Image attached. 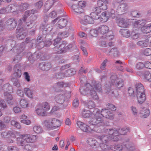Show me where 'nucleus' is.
<instances>
[{"label":"nucleus","instance_id":"obj_1","mask_svg":"<svg viewBox=\"0 0 151 151\" xmlns=\"http://www.w3.org/2000/svg\"><path fill=\"white\" fill-rule=\"evenodd\" d=\"M101 83H97L95 81H93L91 84L86 83L85 85L80 87V91L81 94L85 96L89 93L93 99L97 100L98 99V96L95 91V89L97 91H101Z\"/></svg>","mask_w":151,"mask_h":151},{"label":"nucleus","instance_id":"obj_2","mask_svg":"<svg viewBox=\"0 0 151 151\" xmlns=\"http://www.w3.org/2000/svg\"><path fill=\"white\" fill-rule=\"evenodd\" d=\"M89 124L94 125V128L91 129V130L96 131L97 132L101 133V131L99 129H96L97 127H100L105 125V123L103 118L101 116H94L88 122Z\"/></svg>","mask_w":151,"mask_h":151},{"label":"nucleus","instance_id":"obj_3","mask_svg":"<svg viewBox=\"0 0 151 151\" xmlns=\"http://www.w3.org/2000/svg\"><path fill=\"white\" fill-rule=\"evenodd\" d=\"M61 39L60 38L57 37L54 40L53 45L56 46L53 48L54 51H56L55 53L60 54L65 51V46L66 45L65 41L61 42Z\"/></svg>","mask_w":151,"mask_h":151},{"label":"nucleus","instance_id":"obj_4","mask_svg":"<svg viewBox=\"0 0 151 151\" xmlns=\"http://www.w3.org/2000/svg\"><path fill=\"white\" fill-rule=\"evenodd\" d=\"M117 4H112L111 6V9L109 11H106L101 14V18L102 22H106L109 17L114 18L117 14V12L114 11V9L116 7Z\"/></svg>","mask_w":151,"mask_h":151},{"label":"nucleus","instance_id":"obj_5","mask_svg":"<svg viewBox=\"0 0 151 151\" xmlns=\"http://www.w3.org/2000/svg\"><path fill=\"white\" fill-rule=\"evenodd\" d=\"M44 124V125L49 129H55L61 126L60 121L55 118L45 120Z\"/></svg>","mask_w":151,"mask_h":151},{"label":"nucleus","instance_id":"obj_6","mask_svg":"<svg viewBox=\"0 0 151 151\" xmlns=\"http://www.w3.org/2000/svg\"><path fill=\"white\" fill-rule=\"evenodd\" d=\"M86 4V2L84 1H78L77 4H73L71 6L72 11L73 13L77 14L84 13Z\"/></svg>","mask_w":151,"mask_h":151},{"label":"nucleus","instance_id":"obj_7","mask_svg":"<svg viewBox=\"0 0 151 151\" xmlns=\"http://www.w3.org/2000/svg\"><path fill=\"white\" fill-rule=\"evenodd\" d=\"M104 132L106 134L108 135V136L111 138L114 141H117L118 140V133L117 129L114 128H111L110 129H104Z\"/></svg>","mask_w":151,"mask_h":151},{"label":"nucleus","instance_id":"obj_8","mask_svg":"<svg viewBox=\"0 0 151 151\" xmlns=\"http://www.w3.org/2000/svg\"><path fill=\"white\" fill-rule=\"evenodd\" d=\"M20 46H21V47L19 49H16L14 47L13 49L14 52L17 53V54L14 56L13 59V61L16 63H18L20 61L21 59V55L20 53L23 51L24 49L23 43H22Z\"/></svg>","mask_w":151,"mask_h":151},{"label":"nucleus","instance_id":"obj_9","mask_svg":"<svg viewBox=\"0 0 151 151\" xmlns=\"http://www.w3.org/2000/svg\"><path fill=\"white\" fill-rule=\"evenodd\" d=\"M17 132L13 131L2 132L1 133V136L2 138H6L11 137L12 138H16Z\"/></svg>","mask_w":151,"mask_h":151},{"label":"nucleus","instance_id":"obj_10","mask_svg":"<svg viewBox=\"0 0 151 151\" xmlns=\"http://www.w3.org/2000/svg\"><path fill=\"white\" fill-rule=\"evenodd\" d=\"M129 19L125 18H120L117 20L118 26L122 27H128Z\"/></svg>","mask_w":151,"mask_h":151},{"label":"nucleus","instance_id":"obj_11","mask_svg":"<svg viewBox=\"0 0 151 151\" xmlns=\"http://www.w3.org/2000/svg\"><path fill=\"white\" fill-rule=\"evenodd\" d=\"M128 9V6L127 4H122L119 6L116 12H117V14L122 15L125 13Z\"/></svg>","mask_w":151,"mask_h":151},{"label":"nucleus","instance_id":"obj_12","mask_svg":"<svg viewBox=\"0 0 151 151\" xmlns=\"http://www.w3.org/2000/svg\"><path fill=\"white\" fill-rule=\"evenodd\" d=\"M130 142H125L122 143V145H118L114 146V151H122L123 149V145L128 149H130L131 146L130 145Z\"/></svg>","mask_w":151,"mask_h":151},{"label":"nucleus","instance_id":"obj_13","mask_svg":"<svg viewBox=\"0 0 151 151\" xmlns=\"http://www.w3.org/2000/svg\"><path fill=\"white\" fill-rule=\"evenodd\" d=\"M21 138L27 142H33L37 138L36 136L31 134H23Z\"/></svg>","mask_w":151,"mask_h":151},{"label":"nucleus","instance_id":"obj_14","mask_svg":"<svg viewBox=\"0 0 151 151\" xmlns=\"http://www.w3.org/2000/svg\"><path fill=\"white\" fill-rule=\"evenodd\" d=\"M79 21L81 23L84 25L93 24L94 23V21L88 15H86L83 18H80Z\"/></svg>","mask_w":151,"mask_h":151},{"label":"nucleus","instance_id":"obj_15","mask_svg":"<svg viewBox=\"0 0 151 151\" xmlns=\"http://www.w3.org/2000/svg\"><path fill=\"white\" fill-rule=\"evenodd\" d=\"M5 24L10 29H14L16 27L17 23L14 19L10 18L6 21Z\"/></svg>","mask_w":151,"mask_h":151},{"label":"nucleus","instance_id":"obj_16","mask_svg":"<svg viewBox=\"0 0 151 151\" xmlns=\"http://www.w3.org/2000/svg\"><path fill=\"white\" fill-rule=\"evenodd\" d=\"M105 117L106 118L111 119L113 117V114L111 111L108 109H103L101 111L100 116Z\"/></svg>","mask_w":151,"mask_h":151},{"label":"nucleus","instance_id":"obj_17","mask_svg":"<svg viewBox=\"0 0 151 151\" xmlns=\"http://www.w3.org/2000/svg\"><path fill=\"white\" fill-rule=\"evenodd\" d=\"M21 65L19 64H17L14 65L13 70L14 72V75L16 78H20L22 75L20 68Z\"/></svg>","mask_w":151,"mask_h":151},{"label":"nucleus","instance_id":"obj_18","mask_svg":"<svg viewBox=\"0 0 151 151\" xmlns=\"http://www.w3.org/2000/svg\"><path fill=\"white\" fill-rule=\"evenodd\" d=\"M52 67L50 63L47 62H42L40 63L39 68L44 71H47Z\"/></svg>","mask_w":151,"mask_h":151},{"label":"nucleus","instance_id":"obj_19","mask_svg":"<svg viewBox=\"0 0 151 151\" xmlns=\"http://www.w3.org/2000/svg\"><path fill=\"white\" fill-rule=\"evenodd\" d=\"M136 96L137 102L140 104L143 103L146 100V94L145 92L137 93Z\"/></svg>","mask_w":151,"mask_h":151},{"label":"nucleus","instance_id":"obj_20","mask_svg":"<svg viewBox=\"0 0 151 151\" xmlns=\"http://www.w3.org/2000/svg\"><path fill=\"white\" fill-rule=\"evenodd\" d=\"M77 124L78 127L83 131L86 132L89 131V126L83 122L80 121H78L77 122Z\"/></svg>","mask_w":151,"mask_h":151},{"label":"nucleus","instance_id":"obj_21","mask_svg":"<svg viewBox=\"0 0 151 151\" xmlns=\"http://www.w3.org/2000/svg\"><path fill=\"white\" fill-rule=\"evenodd\" d=\"M54 100L58 104H62L65 100V96L62 94H57L54 97Z\"/></svg>","mask_w":151,"mask_h":151},{"label":"nucleus","instance_id":"obj_22","mask_svg":"<svg viewBox=\"0 0 151 151\" xmlns=\"http://www.w3.org/2000/svg\"><path fill=\"white\" fill-rule=\"evenodd\" d=\"M96 138L101 141V143H107L110 140H112V138L106 135L97 136Z\"/></svg>","mask_w":151,"mask_h":151},{"label":"nucleus","instance_id":"obj_23","mask_svg":"<svg viewBox=\"0 0 151 151\" xmlns=\"http://www.w3.org/2000/svg\"><path fill=\"white\" fill-rule=\"evenodd\" d=\"M67 22V20L65 18H62L58 20L56 26L59 29L62 28L66 25Z\"/></svg>","mask_w":151,"mask_h":151},{"label":"nucleus","instance_id":"obj_24","mask_svg":"<svg viewBox=\"0 0 151 151\" xmlns=\"http://www.w3.org/2000/svg\"><path fill=\"white\" fill-rule=\"evenodd\" d=\"M151 40V37H150L145 40L139 41L137 42V45L141 47H147L149 44L150 40Z\"/></svg>","mask_w":151,"mask_h":151},{"label":"nucleus","instance_id":"obj_25","mask_svg":"<svg viewBox=\"0 0 151 151\" xmlns=\"http://www.w3.org/2000/svg\"><path fill=\"white\" fill-rule=\"evenodd\" d=\"M111 85L109 86L106 84L104 88V92L106 93L107 94L112 96L116 97V96L114 94V91L111 90Z\"/></svg>","mask_w":151,"mask_h":151},{"label":"nucleus","instance_id":"obj_26","mask_svg":"<svg viewBox=\"0 0 151 151\" xmlns=\"http://www.w3.org/2000/svg\"><path fill=\"white\" fill-rule=\"evenodd\" d=\"M37 11L35 9H32L30 10H27L25 12L24 14L23 15L22 20L23 22H25L26 20L31 14L37 13Z\"/></svg>","mask_w":151,"mask_h":151},{"label":"nucleus","instance_id":"obj_27","mask_svg":"<svg viewBox=\"0 0 151 151\" xmlns=\"http://www.w3.org/2000/svg\"><path fill=\"white\" fill-rule=\"evenodd\" d=\"M107 0H99L97 1V4L98 6L100 7L101 9L106 10L107 9Z\"/></svg>","mask_w":151,"mask_h":151},{"label":"nucleus","instance_id":"obj_28","mask_svg":"<svg viewBox=\"0 0 151 151\" xmlns=\"http://www.w3.org/2000/svg\"><path fill=\"white\" fill-rule=\"evenodd\" d=\"M97 29L99 33L101 35H105L109 31L108 27L106 25H105L101 26Z\"/></svg>","mask_w":151,"mask_h":151},{"label":"nucleus","instance_id":"obj_29","mask_svg":"<svg viewBox=\"0 0 151 151\" xmlns=\"http://www.w3.org/2000/svg\"><path fill=\"white\" fill-rule=\"evenodd\" d=\"M11 93H8L7 92H5L4 93V95L8 104L12 105L13 104V101L12 96V95L10 94Z\"/></svg>","mask_w":151,"mask_h":151},{"label":"nucleus","instance_id":"obj_30","mask_svg":"<svg viewBox=\"0 0 151 151\" xmlns=\"http://www.w3.org/2000/svg\"><path fill=\"white\" fill-rule=\"evenodd\" d=\"M150 113V111L149 109H143L140 111V116L143 118H146L149 116Z\"/></svg>","mask_w":151,"mask_h":151},{"label":"nucleus","instance_id":"obj_31","mask_svg":"<svg viewBox=\"0 0 151 151\" xmlns=\"http://www.w3.org/2000/svg\"><path fill=\"white\" fill-rule=\"evenodd\" d=\"M55 1V0H48L47 1L44 5L45 11L46 12L48 11Z\"/></svg>","mask_w":151,"mask_h":151},{"label":"nucleus","instance_id":"obj_32","mask_svg":"<svg viewBox=\"0 0 151 151\" xmlns=\"http://www.w3.org/2000/svg\"><path fill=\"white\" fill-rule=\"evenodd\" d=\"M145 23L146 22L145 20H139L134 22V26L135 27L139 28H140L144 26Z\"/></svg>","mask_w":151,"mask_h":151},{"label":"nucleus","instance_id":"obj_33","mask_svg":"<svg viewBox=\"0 0 151 151\" xmlns=\"http://www.w3.org/2000/svg\"><path fill=\"white\" fill-rule=\"evenodd\" d=\"M136 89V93H142L145 92V89L144 87L141 83H137L135 85Z\"/></svg>","mask_w":151,"mask_h":151},{"label":"nucleus","instance_id":"obj_34","mask_svg":"<svg viewBox=\"0 0 151 151\" xmlns=\"http://www.w3.org/2000/svg\"><path fill=\"white\" fill-rule=\"evenodd\" d=\"M124 80L122 78H118L113 85H114L118 89H120L124 86Z\"/></svg>","mask_w":151,"mask_h":151},{"label":"nucleus","instance_id":"obj_35","mask_svg":"<svg viewBox=\"0 0 151 151\" xmlns=\"http://www.w3.org/2000/svg\"><path fill=\"white\" fill-rule=\"evenodd\" d=\"M120 34L123 37L128 38L131 35L130 31L127 29H121L119 31Z\"/></svg>","mask_w":151,"mask_h":151},{"label":"nucleus","instance_id":"obj_36","mask_svg":"<svg viewBox=\"0 0 151 151\" xmlns=\"http://www.w3.org/2000/svg\"><path fill=\"white\" fill-rule=\"evenodd\" d=\"M38 107L36 109V113L38 115L42 116H45L47 111L39 106H38Z\"/></svg>","mask_w":151,"mask_h":151},{"label":"nucleus","instance_id":"obj_37","mask_svg":"<svg viewBox=\"0 0 151 151\" xmlns=\"http://www.w3.org/2000/svg\"><path fill=\"white\" fill-rule=\"evenodd\" d=\"M23 91L27 96L30 98H32L33 96V91L29 88H25L23 90Z\"/></svg>","mask_w":151,"mask_h":151},{"label":"nucleus","instance_id":"obj_38","mask_svg":"<svg viewBox=\"0 0 151 151\" xmlns=\"http://www.w3.org/2000/svg\"><path fill=\"white\" fill-rule=\"evenodd\" d=\"M141 30L143 33H150L151 31V24H149L146 26L141 27Z\"/></svg>","mask_w":151,"mask_h":151},{"label":"nucleus","instance_id":"obj_39","mask_svg":"<svg viewBox=\"0 0 151 151\" xmlns=\"http://www.w3.org/2000/svg\"><path fill=\"white\" fill-rule=\"evenodd\" d=\"M19 104L22 108L26 109L29 107V103L26 100L24 99H21L20 100Z\"/></svg>","mask_w":151,"mask_h":151},{"label":"nucleus","instance_id":"obj_40","mask_svg":"<svg viewBox=\"0 0 151 151\" xmlns=\"http://www.w3.org/2000/svg\"><path fill=\"white\" fill-rule=\"evenodd\" d=\"M38 106L47 111H48L50 109V104L47 102H44Z\"/></svg>","mask_w":151,"mask_h":151},{"label":"nucleus","instance_id":"obj_41","mask_svg":"<svg viewBox=\"0 0 151 151\" xmlns=\"http://www.w3.org/2000/svg\"><path fill=\"white\" fill-rule=\"evenodd\" d=\"M130 111L132 115L134 116H137L138 114V109L135 106H132L130 107Z\"/></svg>","mask_w":151,"mask_h":151},{"label":"nucleus","instance_id":"obj_42","mask_svg":"<svg viewBox=\"0 0 151 151\" xmlns=\"http://www.w3.org/2000/svg\"><path fill=\"white\" fill-rule=\"evenodd\" d=\"M3 89L5 91V92H7L8 93H12V88L9 84H6L4 85Z\"/></svg>","mask_w":151,"mask_h":151},{"label":"nucleus","instance_id":"obj_43","mask_svg":"<svg viewBox=\"0 0 151 151\" xmlns=\"http://www.w3.org/2000/svg\"><path fill=\"white\" fill-rule=\"evenodd\" d=\"M64 72L66 77L71 76L75 74L76 71L73 69H68Z\"/></svg>","mask_w":151,"mask_h":151},{"label":"nucleus","instance_id":"obj_44","mask_svg":"<svg viewBox=\"0 0 151 151\" xmlns=\"http://www.w3.org/2000/svg\"><path fill=\"white\" fill-rule=\"evenodd\" d=\"M88 144L92 147H96L98 145V143L96 140L93 139H90L88 140Z\"/></svg>","mask_w":151,"mask_h":151},{"label":"nucleus","instance_id":"obj_45","mask_svg":"<svg viewBox=\"0 0 151 151\" xmlns=\"http://www.w3.org/2000/svg\"><path fill=\"white\" fill-rule=\"evenodd\" d=\"M29 6V4L26 3H22L19 6V9L21 11H23L26 10Z\"/></svg>","mask_w":151,"mask_h":151},{"label":"nucleus","instance_id":"obj_46","mask_svg":"<svg viewBox=\"0 0 151 151\" xmlns=\"http://www.w3.org/2000/svg\"><path fill=\"white\" fill-rule=\"evenodd\" d=\"M85 104L89 109H92L95 107V104L93 101L89 100L86 102H85Z\"/></svg>","mask_w":151,"mask_h":151},{"label":"nucleus","instance_id":"obj_47","mask_svg":"<svg viewBox=\"0 0 151 151\" xmlns=\"http://www.w3.org/2000/svg\"><path fill=\"white\" fill-rule=\"evenodd\" d=\"M128 131V129L126 128H119L117 129L118 136L119 135H124L126 134Z\"/></svg>","mask_w":151,"mask_h":151},{"label":"nucleus","instance_id":"obj_48","mask_svg":"<svg viewBox=\"0 0 151 151\" xmlns=\"http://www.w3.org/2000/svg\"><path fill=\"white\" fill-rule=\"evenodd\" d=\"M92 114L90 111L84 109L82 112V116L84 118H88Z\"/></svg>","mask_w":151,"mask_h":151},{"label":"nucleus","instance_id":"obj_49","mask_svg":"<svg viewBox=\"0 0 151 151\" xmlns=\"http://www.w3.org/2000/svg\"><path fill=\"white\" fill-rule=\"evenodd\" d=\"M109 53H111L113 55V56L114 57H117L119 55V52L118 50L116 48H112L111 50H110Z\"/></svg>","mask_w":151,"mask_h":151},{"label":"nucleus","instance_id":"obj_50","mask_svg":"<svg viewBox=\"0 0 151 151\" xmlns=\"http://www.w3.org/2000/svg\"><path fill=\"white\" fill-rule=\"evenodd\" d=\"M33 130L34 132L37 134L42 133L43 131L42 127L40 125H35L34 126Z\"/></svg>","mask_w":151,"mask_h":151},{"label":"nucleus","instance_id":"obj_51","mask_svg":"<svg viewBox=\"0 0 151 151\" xmlns=\"http://www.w3.org/2000/svg\"><path fill=\"white\" fill-rule=\"evenodd\" d=\"M27 32H25L17 35L16 37L18 40H22L27 36Z\"/></svg>","mask_w":151,"mask_h":151},{"label":"nucleus","instance_id":"obj_52","mask_svg":"<svg viewBox=\"0 0 151 151\" xmlns=\"http://www.w3.org/2000/svg\"><path fill=\"white\" fill-rule=\"evenodd\" d=\"M143 76L145 80L149 81L151 78V73L148 71H146L144 73Z\"/></svg>","mask_w":151,"mask_h":151},{"label":"nucleus","instance_id":"obj_53","mask_svg":"<svg viewBox=\"0 0 151 151\" xmlns=\"http://www.w3.org/2000/svg\"><path fill=\"white\" fill-rule=\"evenodd\" d=\"M19 28L18 29H16V33H22L25 32H27V28L25 26H22L20 27H19Z\"/></svg>","mask_w":151,"mask_h":151},{"label":"nucleus","instance_id":"obj_54","mask_svg":"<svg viewBox=\"0 0 151 151\" xmlns=\"http://www.w3.org/2000/svg\"><path fill=\"white\" fill-rule=\"evenodd\" d=\"M130 36L132 39L135 40L139 38L140 34L138 33L133 32L131 33Z\"/></svg>","mask_w":151,"mask_h":151},{"label":"nucleus","instance_id":"obj_55","mask_svg":"<svg viewBox=\"0 0 151 151\" xmlns=\"http://www.w3.org/2000/svg\"><path fill=\"white\" fill-rule=\"evenodd\" d=\"M11 124L12 125H13L17 129H20L21 128L20 123L14 120H12L11 121Z\"/></svg>","mask_w":151,"mask_h":151},{"label":"nucleus","instance_id":"obj_56","mask_svg":"<svg viewBox=\"0 0 151 151\" xmlns=\"http://www.w3.org/2000/svg\"><path fill=\"white\" fill-rule=\"evenodd\" d=\"M69 85V84L63 81L59 82L57 83V86L58 87H67Z\"/></svg>","mask_w":151,"mask_h":151},{"label":"nucleus","instance_id":"obj_57","mask_svg":"<svg viewBox=\"0 0 151 151\" xmlns=\"http://www.w3.org/2000/svg\"><path fill=\"white\" fill-rule=\"evenodd\" d=\"M17 144L19 146H22L25 145L26 142L23 139L21 138H17Z\"/></svg>","mask_w":151,"mask_h":151},{"label":"nucleus","instance_id":"obj_58","mask_svg":"<svg viewBox=\"0 0 151 151\" xmlns=\"http://www.w3.org/2000/svg\"><path fill=\"white\" fill-rule=\"evenodd\" d=\"M68 36V34L67 32H60L58 33V37L61 38H65Z\"/></svg>","mask_w":151,"mask_h":151},{"label":"nucleus","instance_id":"obj_59","mask_svg":"<svg viewBox=\"0 0 151 151\" xmlns=\"http://www.w3.org/2000/svg\"><path fill=\"white\" fill-rule=\"evenodd\" d=\"M35 6L36 9H39L43 6V2L42 1H38L35 4Z\"/></svg>","mask_w":151,"mask_h":151},{"label":"nucleus","instance_id":"obj_60","mask_svg":"<svg viewBox=\"0 0 151 151\" xmlns=\"http://www.w3.org/2000/svg\"><path fill=\"white\" fill-rule=\"evenodd\" d=\"M90 34L92 36L96 37L97 36L99 33L98 31V29H92L90 31Z\"/></svg>","mask_w":151,"mask_h":151},{"label":"nucleus","instance_id":"obj_61","mask_svg":"<svg viewBox=\"0 0 151 151\" xmlns=\"http://www.w3.org/2000/svg\"><path fill=\"white\" fill-rule=\"evenodd\" d=\"M90 17L94 21V20H96L99 19V15L96 14V13L92 12L90 14Z\"/></svg>","mask_w":151,"mask_h":151},{"label":"nucleus","instance_id":"obj_62","mask_svg":"<svg viewBox=\"0 0 151 151\" xmlns=\"http://www.w3.org/2000/svg\"><path fill=\"white\" fill-rule=\"evenodd\" d=\"M106 143H101L100 144V147L104 151H107L109 149V147H108L107 145H106Z\"/></svg>","mask_w":151,"mask_h":151},{"label":"nucleus","instance_id":"obj_63","mask_svg":"<svg viewBox=\"0 0 151 151\" xmlns=\"http://www.w3.org/2000/svg\"><path fill=\"white\" fill-rule=\"evenodd\" d=\"M66 77L65 75L63 72H61L55 75V77L57 78H63Z\"/></svg>","mask_w":151,"mask_h":151},{"label":"nucleus","instance_id":"obj_64","mask_svg":"<svg viewBox=\"0 0 151 151\" xmlns=\"http://www.w3.org/2000/svg\"><path fill=\"white\" fill-rule=\"evenodd\" d=\"M143 54L146 56H149L151 55V49L146 48L144 50Z\"/></svg>","mask_w":151,"mask_h":151}]
</instances>
